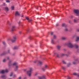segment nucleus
<instances>
[{
	"label": "nucleus",
	"instance_id": "f257e3e1",
	"mask_svg": "<svg viewBox=\"0 0 79 79\" xmlns=\"http://www.w3.org/2000/svg\"><path fill=\"white\" fill-rule=\"evenodd\" d=\"M32 71V68H30V70L28 71L27 72V74L28 76L30 77L31 76Z\"/></svg>",
	"mask_w": 79,
	"mask_h": 79
},
{
	"label": "nucleus",
	"instance_id": "f03ea898",
	"mask_svg": "<svg viewBox=\"0 0 79 79\" xmlns=\"http://www.w3.org/2000/svg\"><path fill=\"white\" fill-rule=\"evenodd\" d=\"M12 65L13 66H16V68L15 69V71H17V70H18V63L16 62H15Z\"/></svg>",
	"mask_w": 79,
	"mask_h": 79
},
{
	"label": "nucleus",
	"instance_id": "7ed1b4c3",
	"mask_svg": "<svg viewBox=\"0 0 79 79\" xmlns=\"http://www.w3.org/2000/svg\"><path fill=\"white\" fill-rule=\"evenodd\" d=\"M8 70L7 69L6 70H2L0 71V74H4L5 73H8Z\"/></svg>",
	"mask_w": 79,
	"mask_h": 79
},
{
	"label": "nucleus",
	"instance_id": "20e7f679",
	"mask_svg": "<svg viewBox=\"0 0 79 79\" xmlns=\"http://www.w3.org/2000/svg\"><path fill=\"white\" fill-rule=\"evenodd\" d=\"M74 12L76 14V16H78L79 15V10H74Z\"/></svg>",
	"mask_w": 79,
	"mask_h": 79
},
{
	"label": "nucleus",
	"instance_id": "39448f33",
	"mask_svg": "<svg viewBox=\"0 0 79 79\" xmlns=\"http://www.w3.org/2000/svg\"><path fill=\"white\" fill-rule=\"evenodd\" d=\"M67 45L69 47V48H73L74 47V45H73V44L70 43H69L67 44Z\"/></svg>",
	"mask_w": 79,
	"mask_h": 79
},
{
	"label": "nucleus",
	"instance_id": "423d86ee",
	"mask_svg": "<svg viewBox=\"0 0 79 79\" xmlns=\"http://www.w3.org/2000/svg\"><path fill=\"white\" fill-rule=\"evenodd\" d=\"M47 68H48V67L47 65H45L44 67L42 69L43 71H45V70H46Z\"/></svg>",
	"mask_w": 79,
	"mask_h": 79
},
{
	"label": "nucleus",
	"instance_id": "0eeeda50",
	"mask_svg": "<svg viewBox=\"0 0 79 79\" xmlns=\"http://www.w3.org/2000/svg\"><path fill=\"white\" fill-rule=\"evenodd\" d=\"M16 29V27L15 26H13L11 28V31L13 32L14 31H15Z\"/></svg>",
	"mask_w": 79,
	"mask_h": 79
},
{
	"label": "nucleus",
	"instance_id": "6e6552de",
	"mask_svg": "<svg viewBox=\"0 0 79 79\" xmlns=\"http://www.w3.org/2000/svg\"><path fill=\"white\" fill-rule=\"evenodd\" d=\"M16 36H14L13 39L11 40V41L12 42H15L16 41Z\"/></svg>",
	"mask_w": 79,
	"mask_h": 79
},
{
	"label": "nucleus",
	"instance_id": "1a4fd4ad",
	"mask_svg": "<svg viewBox=\"0 0 79 79\" xmlns=\"http://www.w3.org/2000/svg\"><path fill=\"white\" fill-rule=\"evenodd\" d=\"M15 16H20V14L18 12L16 11L15 12Z\"/></svg>",
	"mask_w": 79,
	"mask_h": 79
},
{
	"label": "nucleus",
	"instance_id": "9d476101",
	"mask_svg": "<svg viewBox=\"0 0 79 79\" xmlns=\"http://www.w3.org/2000/svg\"><path fill=\"white\" fill-rule=\"evenodd\" d=\"M39 79H46V78L45 77V76H43V77H39Z\"/></svg>",
	"mask_w": 79,
	"mask_h": 79
},
{
	"label": "nucleus",
	"instance_id": "9b49d317",
	"mask_svg": "<svg viewBox=\"0 0 79 79\" xmlns=\"http://www.w3.org/2000/svg\"><path fill=\"white\" fill-rule=\"evenodd\" d=\"M77 62H78V61H77V60H75V62H73V64H77V63H78Z\"/></svg>",
	"mask_w": 79,
	"mask_h": 79
},
{
	"label": "nucleus",
	"instance_id": "f8f14e48",
	"mask_svg": "<svg viewBox=\"0 0 79 79\" xmlns=\"http://www.w3.org/2000/svg\"><path fill=\"white\" fill-rule=\"evenodd\" d=\"M1 77H2V79H6V76L5 75H2V76Z\"/></svg>",
	"mask_w": 79,
	"mask_h": 79
},
{
	"label": "nucleus",
	"instance_id": "ddd939ff",
	"mask_svg": "<svg viewBox=\"0 0 79 79\" xmlns=\"http://www.w3.org/2000/svg\"><path fill=\"white\" fill-rule=\"evenodd\" d=\"M11 61L10 60L8 63V65L9 66H11L12 65V64H11Z\"/></svg>",
	"mask_w": 79,
	"mask_h": 79
},
{
	"label": "nucleus",
	"instance_id": "4468645a",
	"mask_svg": "<svg viewBox=\"0 0 79 79\" xmlns=\"http://www.w3.org/2000/svg\"><path fill=\"white\" fill-rule=\"evenodd\" d=\"M51 43L52 44H55V41L53 39L52 40Z\"/></svg>",
	"mask_w": 79,
	"mask_h": 79
},
{
	"label": "nucleus",
	"instance_id": "2eb2a0df",
	"mask_svg": "<svg viewBox=\"0 0 79 79\" xmlns=\"http://www.w3.org/2000/svg\"><path fill=\"white\" fill-rule=\"evenodd\" d=\"M62 26L63 27H67V25L64 23H63L62 24Z\"/></svg>",
	"mask_w": 79,
	"mask_h": 79
},
{
	"label": "nucleus",
	"instance_id": "dca6fc26",
	"mask_svg": "<svg viewBox=\"0 0 79 79\" xmlns=\"http://www.w3.org/2000/svg\"><path fill=\"white\" fill-rule=\"evenodd\" d=\"M5 10L6 11H8L9 10V9H8V7H5Z\"/></svg>",
	"mask_w": 79,
	"mask_h": 79
},
{
	"label": "nucleus",
	"instance_id": "f3484780",
	"mask_svg": "<svg viewBox=\"0 0 79 79\" xmlns=\"http://www.w3.org/2000/svg\"><path fill=\"white\" fill-rule=\"evenodd\" d=\"M65 55H66V56H68V55H66L65 54H62L61 56H65Z\"/></svg>",
	"mask_w": 79,
	"mask_h": 79
},
{
	"label": "nucleus",
	"instance_id": "a211bd4d",
	"mask_svg": "<svg viewBox=\"0 0 79 79\" xmlns=\"http://www.w3.org/2000/svg\"><path fill=\"white\" fill-rule=\"evenodd\" d=\"M54 55H56L57 57L58 58H60L59 55L57 54V53H55Z\"/></svg>",
	"mask_w": 79,
	"mask_h": 79
},
{
	"label": "nucleus",
	"instance_id": "6ab92c4d",
	"mask_svg": "<svg viewBox=\"0 0 79 79\" xmlns=\"http://www.w3.org/2000/svg\"><path fill=\"white\" fill-rule=\"evenodd\" d=\"M18 48H19L18 46H15L14 48L13 49L14 50H16V49H18Z\"/></svg>",
	"mask_w": 79,
	"mask_h": 79
},
{
	"label": "nucleus",
	"instance_id": "aec40b11",
	"mask_svg": "<svg viewBox=\"0 0 79 79\" xmlns=\"http://www.w3.org/2000/svg\"><path fill=\"white\" fill-rule=\"evenodd\" d=\"M57 48L58 50H60V48H61V46H60L59 45H58L57 46Z\"/></svg>",
	"mask_w": 79,
	"mask_h": 79
},
{
	"label": "nucleus",
	"instance_id": "412c9836",
	"mask_svg": "<svg viewBox=\"0 0 79 79\" xmlns=\"http://www.w3.org/2000/svg\"><path fill=\"white\" fill-rule=\"evenodd\" d=\"M39 64L40 65H41V64H42V62L41 61H39Z\"/></svg>",
	"mask_w": 79,
	"mask_h": 79
},
{
	"label": "nucleus",
	"instance_id": "4be33fe9",
	"mask_svg": "<svg viewBox=\"0 0 79 79\" xmlns=\"http://www.w3.org/2000/svg\"><path fill=\"white\" fill-rule=\"evenodd\" d=\"M74 46H75L76 48H78V45L77 44H75Z\"/></svg>",
	"mask_w": 79,
	"mask_h": 79
},
{
	"label": "nucleus",
	"instance_id": "5701e85b",
	"mask_svg": "<svg viewBox=\"0 0 79 79\" xmlns=\"http://www.w3.org/2000/svg\"><path fill=\"white\" fill-rule=\"evenodd\" d=\"M79 40V37H77V40H76V42H78Z\"/></svg>",
	"mask_w": 79,
	"mask_h": 79
},
{
	"label": "nucleus",
	"instance_id": "b1692460",
	"mask_svg": "<svg viewBox=\"0 0 79 79\" xmlns=\"http://www.w3.org/2000/svg\"><path fill=\"white\" fill-rule=\"evenodd\" d=\"M62 40H65L66 39V38L65 37H62Z\"/></svg>",
	"mask_w": 79,
	"mask_h": 79
},
{
	"label": "nucleus",
	"instance_id": "393cba45",
	"mask_svg": "<svg viewBox=\"0 0 79 79\" xmlns=\"http://www.w3.org/2000/svg\"><path fill=\"white\" fill-rule=\"evenodd\" d=\"M5 54H6V52H4L1 55V56H2V55H5Z\"/></svg>",
	"mask_w": 79,
	"mask_h": 79
},
{
	"label": "nucleus",
	"instance_id": "a878e982",
	"mask_svg": "<svg viewBox=\"0 0 79 79\" xmlns=\"http://www.w3.org/2000/svg\"><path fill=\"white\" fill-rule=\"evenodd\" d=\"M74 23H77V20H76V19H74Z\"/></svg>",
	"mask_w": 79,
	"mask_h": 79
},
{
	"label": "nucleus",
	"instance_id": "bb28decb",
	"mask_svg": "<svg viewBox=\"0 0 79 79\" xmlns=\"http://www.w3.org/2000/svg\"><path fill=\"white\" fill-rule=\"evenodd\" d=\"M53 38L54 39H55L56 38V35H54L53 36Z\"/></svg>",
	"mask_w": 79,
	"mask_h": 79
},
{
	"label": "nucleus",
	"instance_id": "cd10ccee",
	"mask_svg": "<svg viewBox=\"0 0 79 79\" xmlns=\"http://www.w3.org/2000/svg\"><path fill=\"white\" fill-rule=\"evenodd\" d=\"M70 65H71V63H69L67 64V66H68V67H69V66Z\"/></svg>",
	"mask_w": 79,
	"mask_h": 79
},
{
	"label": "nucleus",
	"instance_id": "c85d7f7f",
	"mask_svg": "<svg viewBox=\"0 0 79 79\" xmlns=\"http://www.w3.org/2000/svg\"><path fill=\"white\" fill-rule=\"evenodd\" d=\"M11 8L12 10H14V6H12L11 7Z\"/></svg>",
	"mask_w": 79,
	"mask_h": 79
},
{
	"label": "nucleus",
	"instance_id": "c756f323",
	"mask_svg": "<svg viewBox=\"0 0 79 79\" xmlns=\"http://www.w3.org/2000/svg\"><path fill=\"white\" fill-rule=\"evenodd\" d=\"M62 62H63V63H64V64H66V62H65V61H64V60H62Z\"/></svg>",
	"mask_w": 79,
	"mask_h": 79
},
{
	"label": "nucleus",
	"instance_id": "7c9ffc66",
	"mask_svg": "<svg viewBox=\"0 0 79 79\" xmlns=\"http://www.w3.org/2000/svg\"><path fill=\"white\" fill-rule=\"evenodd\" d=\"M73 75H74L75 76H76L77 75V73H73Z\"/></svg>",
	"mask_w": 79,
	"mask_h": 79
},
{
	"label": "nucleus",
	"instance_id": "2f4dec72",
	"mask_svg": "<svg viewBox=\"0 0 79 79\" xmlns=\"http://www.w3.org/2000/svg\"><path fill=\"white\" fill-rule=\"evenodd\" d=\"M6 61V60L5 59H3V62H5Z\"/></svg>",
	"mask_w": 79,
	"mask_h": 79
},
{
	"label": "nucleus",
	"instance_id": "473e14b6",
	"mask_svg": "<svg viewBox=\"0 0 79 79\" xmlns=\"http://www.w3.org/2000/svg\"><path fill=\"white\" fill-rule=\"evenodd\" d=\"M26 19H27V20H28H28H29V18H28V17H26Z\"/></svg>",
	"mask_w": 79,
	"mask_h": 79
},
{
	"label": "nucleus",
	"instance_id": "72a5a7b5",
	"mask_svg": "<svg viewBox=\"0 0 79 79\" xmlns=\"http://www.w3.org/2000/svg\"><path fill=\"white\" fill-rule=\"evenodd\" d=\"M2 43H3V45H5L6 44L5 43V42L4 41Z\"/></svg>",
	"mask_w": 79,
	"mask_h": 79
},
{
	"label": "nucleus",
	"instance_id": "f704fd0d",
	"mask_svg": "<svg viewBox=\"0 0 79 79\" xmlns=\"http://www.w3.org/2000/svg\"><path fill=\"white\" fill-rule=\"evenodd\" d=\"M35 8L37 10H38V6H35Z\"/></svg>",
	"mask_w": 79,
	"mask_h": 79
},
{
	"label": "nucleus",
	"instance_id": "c9c22d12",
	"mask_svg": "<svg viewBox=\"0 0 79 79\" xmlns=\"http://www.w3.org/2000/svg\"><path fill=\"white\" fill-rule=\"evenodd\" d=\"M28 21L29 22H31V21H32V20L29 19Z\"/></svg>",
	"mask_w": 79,
	"mask_h": 79
},
{
	"label": "nucleus",
	"instance_id": "e433bc0d",
	"mask_svg": "<svg viewBox=\"0 0 79 79\" xmlns=\"http://www.w3.org/2000/svg\"><path fill=\"white\" fill-rule=\"evenodd\" d=\"M6 2H7V3H9V2H10V0H7V1H6Z\"/></svg>",
	"mask_w": 79,
	"mask_h": 79
},
{
	"label": "nucleus",
	"instance_id": "4c0bfd02",
	"mask_svg": "<svg viewBox=\"0 0 79 79\" xmlns=\"http://www.w3.org/2000/svg\"><path fill=\"white\" fill-rule=\"evenodd\" d=\"M70 18H73V15H71L70 16Z\"/></svg>",
	"mask_w": 79,
	"mask_h": 79
},
{
	"label": "nucleus",
	"instance_id": "58836bf2",
	"mask_svg": "<svg viewBox=\"0 0 79 79\" xmlns=\"http://www.w3.org/2000/svg\"><path fill=\"white\" fill-rule=\"evenodd\" d=\"M16 75H13V77H14V78L16 77Z\"/></svg>",
	"mask_w": 79,
	"mask_h": 79
},
{
	"label": "nucleus",
	"instance_id": "ea45409f",
	"mask_svg": "<svg viewBox=\"0 0 79 79\" xmlns=\"http://www.w3.org/2000/svg\"><path fill=\"white\" fill-rule=\"evenodd\" d=\"M65 31H68V29L67 28H66L65 30Z\"/></svg>",
	"mask_w": 79,
	"mask_h": 79
},
{
	"label": "nucleus",
	"instance_id": "a19ab883",
	"mask_svg": "<svg viewBox=\"0 0 79 79\" xmlns=\"http://www.w3.org/2000/svg\"><path fill=\"white\" fill-rule=\"evenodd\" d=\"M13 75V73H11L10 74V76H12Z\"/></svg>",
	"mask_w": 79,
	"mask_h": 79
},
{
	"label": "nucleus",
	"instance_id": "79ce46f5",
	"mask_svg": "<svg viewBox=\"0 0 79 79\" xmlns=\"http://www.w3.org/2000/svg\"><path fill=\"white\" fill-rule=\"evenodd\" d=\"M62 68H63V69H64V70L65 69V67H63Z\"/></svg>",
	"mask_w": 79,
	"mask_h": 79
},
{
	"label": "nucleus",
	"instance_id": "37998d69",
	"mask_svg": "<svg viewBox=\"0 0 79 79\" xmlns=\"http://www.w3.org/2000/svg\"><path fill=\"white\" fill-rule=\"evenodd\" d=\"M53 32H51V35H53Z\"/></svg>",
	"mask_w": 79,
	"mask_h": 79
},
{
	"label": "nucleus",
	"instance_id": "c03bdc74",
	"mask_svg": "<svg viewBox=\"0 0 79 79\" xmlns=\"http://www.w3.org/2000/svg\"><path fill=\"white\" fill-rule=\"evenodd\" d=\"M18 79H21V77H20Z\"/></svg>",
	"mask_w": 79,
	"mask_h": 79
},
{
	"label": "nucleus",
	"instance_id": "a18cd8bd",
	"mask_svg": "<svg viewBox=\"0 0 79 79\" xmlns=\"http://www.w3.org/2000/svg\"><path fill=\"white\" fill-rule=\"evenodd\" d=\"M58 25H59V24H58V23H57V24H56V26H58Z\"/></svg>",
	"mask_w": 79,
	"mask_h": 79
},
{
	"label": "nucleus",
	"instance_id": "49530a36",
	"mask_svg": "<svg viewBox=\"0 0 79 79\" xmlns=\"http://www.w3.org/2000/svg\"><path fill=\"white\" fill-rule=\"evenodd\" d=\"M10 59V57H7V60H9Z\"/></svg>",
	"mask_w": 79,
	"mask_h": 79
},
{
	"label": "nucleus",
	"instance_id": "de8ad7c7",
	"mask_svg": "<svg viewBox=\"0 0 79 79\" xmlns=\"http://www.w3.org/2000/svg\"><path fill=\"white\" fill-rule=\"evenodd\" d=\"M77 32H79V29L77 30Z\"/></svg>",
	"mask_w": 79,
	"mask_h": 79
},
{
	"label": "nucleus",
	"instance_id": "09e8293b",
	"mask_svg": "<svg viewBox=\"0 0 79 79\" xmlns=\"http://www.w3.org/2000/svg\"><path fill=\"white\" fill-rule=\"evenodd\" d=\"M31 36H29V39H31Z\"/></svg>",
	"mask_w": 79,
	"mask_h": 79
},
{
	"label": "nucleus",
	"instance_id": "8fccbe9b",
	"mask_svg": "<svg viewBox=\"0 0 79 79\" xmlns=\"http://www.w3.org/2000/svg\"><path fill=\"white\" fill-rule=\"evenodd\" d=\"M70 79V77H69L68 78V79Z\"/></svg>",
	"mask_w": 79,
	"mask_h": 79
},
{
	"label": "nucleus",
	"instance_id": "3c124183",
	"mask_svg": "<svg viewBox=\"0 0 79 79\" xmlns=\"http://www.w3.org/2000/svg\"><path fill=\"white\" fill-rule=\"evenodd\" d=\"M34 63H36V61H34Z\"/></svg>",
	"mask_w": 79,
	"mask_h": 79
},
{
	"label": "nucleus",
	"instance_id": "603ef678",
	"mask_svg": "<svg viewBox=\"0 0 79 79\" xmlns=\"http://www.w3.org/2000/svg\"><path fill=\"white\" fill-rule=\"evenodd\" d=\"M8 53H9V52H10V50H8Z\"/></svg>",
	"mask_w": 79,
	"mask_h": 79
},
{
	"label": "nucleus",
	"instance_id": "864d4df0",
	"mask_svg": "<svg viewBox=\"0 0 79 79\" xmlns=\"http://www.w3.org/2000/svg\"><path fill=\"white\" fill-rule=\"evenodd\" d=\"M37 75V74L36 73L35 75V76H36V75Z\"/></svg>",
	"mask_w": 79,
	"mask_h": 79
},
{
	"label": "nucleus",
	"instance_id": "5fc2aeb1",
	"mask_svg": "<svg viewBox=\"0 0 79 79\" xmlns=\"http://www.w3.org/2000/svg\"><path fill=\"white\" fill-rule=\"evenodd\" d=\"M9 21H8V24H9Z\"/></svg>",
	"mask_w": 79,
	"mask_h": 79
},
{
	"label": "nucleus",
	"instance_id": "6e6d98bb",
	"mask_svg": "<svg viewBox=\"0 0 79 79\" xmlns=\"http://www.w3.org/2000/svg\"><path fill=\"white\" fill-rule=\"evenodd\" d=\"M4 5H5V3H3Z\"/></svg>",
	"mask_w": 79,
	"mask_h": 79
},
{
	"label": "nucleus",
	"instance_id": "4d7b16f0",
	"mask_svg": "<svg viewBox=\"0 0 79 79\" xmlns=\"http://www.w3.org/2000/svg\"><path fill=\"white\" fill-rule=\"evenodd\" d=\"M40 7V8H42V7H41V6H39Z\"/></svg>",
	"mask_w": 79,
	"mask_h": 79
},
{
	"label": "nucleus",
	"instance_id": "13d9d810",
	"mask_svg": "<svg viewBox=\"0 0 79 79\" xmlns=\"http://www.w3.org/2000/svg\"><path fill=\"white\" fill-rule=\"evenodd\" d=\"M19 33H20V34H21V32H20Z\"/></svg>",
	"mask_w": 79,
	"mask_h": 79
},
{
	"label": "nucleus",
	"instance_id": "bf43d9fd",
	"mask_svg": "<svg viewBox=\"0 0 79 79\" xmlns=\"http://www.w3.org/2000/svg\"><path fill=\"white\" fill-rule=\"evenodd\" d=\"M22 17H23V16H22Z\"/></svg>",
	"mask_w": 79,
	"mask_h": 79
},
{
	"label": "nucleus",
	"instance_id": "052dcab7",
	"mask_svg": "<svg viewBox=\"0 0 79 79\" xmlns=\"http://www.w3.org/2000/svg\"><path fill=\"white\" fill-rule=\"evenodd\" d=\"M78 77H79V75H78Z\"/></svg>",
	"mask_w": 79,
	"mask_h": 79
}]
</instances>
